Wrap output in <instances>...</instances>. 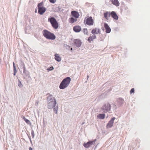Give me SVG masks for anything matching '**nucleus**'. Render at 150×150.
I'll use <instances>...</instances> for the list:
<instances>
[{"mask_svg": "<svg viewBox=\"0 0 150 150\" xmlns=\"http://www.w3.org/2000/svg\"><path fill=\"white\" fill-rule=\"evenodd\" d=\"M71 79L69 77L64 79L61 83L59 87L61 89H64L68 87L69 84Z\"/></svg>", "mask_w": 150, "mask_h": 150, "instance_id": "1", "label": "nucleus"}, {"mask_svg": "<svg viewBox=\"0 0 150 150\" xmlns=\"http://www.w3.org/2000/svg\"><path fill=\"white\" fill-rule=\"evenodd\" d=\"M42 34L44 37L47 39L54 40L56 38V36L53 33L46 30L43 31Z\"/></svg>", "mask_w": 150, "mask_h": 150, "instance_id": "2", "label": "nucleus"}, {"mask_svg": "<svg viewBox=\"0 0 150 150\" xmlns=\"http://www.w3.org/2000/svg\"><path fill=\"white\" fill-rule=\"evenodd\" d=\"M48 21L50 23L52 26L55 29L58 28L59 27L58 23L54 17H52L49 18Z\"/></svg>", "mask_w": 150, "mask_h": 150, "instance_id": "3", "label": "nucleus"}, {"mask_svg": "<svg viewBox=\"0 0 150 150\" xmlns=\"http://www.w3.org/2000/svg\"><path fill=\"white\" fill-rule=\"evenodd\" d=\"M43 3L42 2L38 4V13L40 15H42L46 11V8L43 6Z\"/></svg>", "mask_w": 150, "mask_h": 150, "instance_id": "4", "label": "nucleus"}, {"mask_svg": "<svg viewBox=\"0 0 150 150\" xmlns=\"http://www.w3.org/2000/svg\"><path fill=\"white\" fill-rule=\"evenodd\" d=\"M56 103L57 102L56 100L53 99L48 103L47 107L49 109H51L55 107Z\"/></svg>", "mask_w": 150, "mask_h": 150, "instance_id": "5", "label": "nucleus"}, {"mask_svg": "<svg viewBox=\"0 0 150 150\" xmlns=\"http://www.w3.org/2000/svg\"><path fill=\"white\" fill-rule=\"evenodd\" d=\"M102 109L104 110V112H107L110 109V105L108 103H106L102 108Z\"/></svg>", "mask_w": 150, "mask_h": 150, "instance_id": "6", "label": "nucleus"}, {"mask_svg": "<svg viewBox=\"0 0 150 150\" xmlns=\"http://www.w3.org/2000/svg\"><path fill=\"white\" fill-rule=\"evenodd\" d=\"M74 42L76 46L78 47H80L82 44V42L79 39H74Z\"/></svg>", "mask_w": 150, "mask_h": 150, "instance_id": "7", "label": "nucleus"}, {"mask_svg": "<svg viewBox=\"0 0 150 150\" xmlns=\"http://www.w3.org/2000/svg\"><path fill=\"white\" fill-rule=\"evenodd\" d=\"M115 119V117H113L111 119L107 124L106 126L107 128H111L112 126L114 120Z\"/></svg>", "mask_w": 150, "mask_h": 150, "instance_id": "8", "label": "nucleus"}, {"mask_svg": "<svg viewBox=\"0 0 150 150\" xmlns=\"http://www.w3.org/2000/svg\"><path fill=\"white\" fill-rule=\"evenodd\" d=\"M93 20L91 17L87 18L86 20V24L88 25H92L93 24Z\"/></svg>", "mask_w": 150, "mask_h": 150, "instance_id": "9", "label": "nucleus"}, {"mask_svg": "<svg viewBox=\"0 0 150 150\" xmlns=\"http://www.w3.org/2000/svg\"><path fill=\"white\" fill-rule=\"evenodd\" d=\"M95 141H92L88 142L87 143H84L83 144V146L86 148H89L91 145L94 144Z\"/></svg>", "mask_w": 150, "mask_h": 150, "instance_id": "10", "label": "nucleus"}, {"mask_svg": "<svg viewBox=\"0 0 150 150\" xmlns=\"http://www.w3.org/2000/svg\"><path fill=\"white\" fill-rule=\"evenodd\" d=\"M110 16L115 20L118 19V16L115 11H112L110 13Z\"/></svg>", "mask_w": 150, "mask_h": 150, "instance_id": "11", "label": "nucleus"}, {"mask_svg": "<svg viewBox=\"0 0 150 150\" xmlns=\"http://www.w3.org/2000/svg\"><path fill=\"white\" fill-rule=\"evenodd\" d=\"M96 37L95 35H90L88 38V41L90 43L93 42L94 40L96 39Z\"/></svg>", "mask_w": 150, "mask_h": 150, "instance_id": "12", "label": "nucleus"}, {"mask_svg": "<svg viewBox=\"0 0 150 150\" xmlns=\"http://www.w3.org/2000/svg\"><path fill=\"white\" fill-rule=\"evenodd\" d=\"M104 26L106 32L107 33H109L110 32L111 30L108 25L107 23H104Z\"/></svg>", "mask_w": 150, "mask_h": 150, "instance_id": "13", "label": "nucleus"}, {"mask_svg": "<svg viewBox=\"0 0 150 150\" xmlns=\"http://www.w3.org/2000/svg\"><path fill=\"white\" fill-rule=\"evenodd\" d=\"M100 32V29L97 28L93 29L91 31V33L93 35L99 33Z\"/></svg>", "mask_w": 150, "mask_h": 150, "instance_id": "14", "label": "nucleus"}, {"mask_svg": "<svg viewBox=\"0 0 150 150\" xmlns=\"http://www.w3.org/2000/svg\"><path fill=\"white\" fill-rule=\"evenodd\" d=\"M72 15L76 18H78L79 16V12L76 11H72L71 12Z\"/></svg>", "mask_w": 150, "mask_h": 150, "instance_id": "15", "label": "nucleus"}, {"mask_svg": "<svg viewBox=\"0 0 150 150\" xmlns=\"http://www.w3.org/2000/svg\"><path fill=\"white\" fill-rule=\"evenodd\" d=\"M110 16V12H107L104 13V17L107 21H108L109 20V18Z\"/></svg>", "mask_w": 150, "mask_h": 150, "instance_id": "16", "label": "nucleus"}, {"mask_svg": "<svg viewBox=\"0 0 150 150\" xmlns=\"http://www.w3.org/2000/svg\"><path fill=\"white\" fill-rule=\"evenodd\" d=\"M81 29V27L78 25L75 26L73 28L74 30L76 32H79Z\"/></svg>", "mask_w": 150, "mask_h": 150, "instance_id": "17", "label": "nucleus"}, {"mask_svg": "<svg viewBox=\"0 0 150 150\" xmlns=\"http://www.w3.org/2000/svg\"><path fill=\"white\" fill-rule=\"evenodd\" d=\"M55 59L58 62H60L61 60V58L59 56L58 54H55L54 55Z\"/></svg>", "mask_w": 150, "mask_h": 150, "instance_id": "18", "label": "nucleus"}, {"mask_svg": "<svg viewBox=\"0 0 150 150\" xmlns=\"http://www.w3.org/2000/svg\"><path fill=\"white\" fill-rule=\"evenodd\" d=\"M112 3L116 6H119L120 4L117 0H112Z\"/></svg>", "mask_w": 150, "mask_h": 150, "instance_id": "19", "label": "nucleus"}, {"mask_svg": "<svg viewBox=\"0 0 150 150\" xmlns=\"http://www.w3.org/2000/svg\"><path fill=\"white\" fill-rule=\"evenodd\" d=\"M97 117L100 119H103L105 118V115L103 114H100L98 115Z\"/></svg>", "mask_w": 150, "mask_h": 150, "instance_id": "20", "label": "nucleus"}, {"mask_svg": "<svg viewBox=\"0 0 150 150\" xmlns=\"http://www.w3.org/2000/svg\"><path fill=\"white\" fill-rule=\"evenodd\" d=\"M77 21L76 18L74 19L73 18H71L69 19V21L71 23H73Z\"/></svg>", "mask_w": 150, "mask_h": 150, "instance_id": "21", "label": "nucleus"}, {"mask_svg": "<svg viewBox=\"0 0 150 150\" xmlns=\"http://www.w3.org/2000/svg\"><path fill=\"white\" fill-rule=\"evenodd\" d=\"M21 66L23 67V72L24 73H25L26 71V68L25 67V65L23 63L21 64Z\"/></svg>", "mask_w": 150, "mask_h": 150, "instance_id": "22", "label": "nucleus"}, {"mask_svg": "<svg viewBox=\"0 0 150 150\" xmlns=\"http://www.w3.org/2000/svg\"><path fill=\"white\" fill-rule=\"evenodd\" d=\"M23 119L25 121V122L28 124L30 125L31 123L30 121L28 119H27L25 117H23Z\"/></svg>", "mask_w": 150, "mask_h": 150, "instance_id": "23", "label": "nucleus"}, {"mask_svg": "<svg viewBox=\"0 0 150 150\" xmlns=\"http://www.w3.org/2000/svg\"><path fill=\"white\" fill-rule=\"evenodd\" d=\"M54 111V112L56 114H57V111L58 109V107L57 106H55L53 108Z\"/></svg>", "mask_w": 150, "mask_h": 150, "instance_id": "24", "label": "nucleus"}, {"mask_svg": "<svg viewBox=\"0 0 150 150\" xmlns=\"http://www.w3.org/2000/svg\"><path fill=\"white\" fill-rule=\"evenodd\" d=\"M83 32L85 34L88 35V32L87 29H83Z\"/></svg>", "mask_w": 150, "mask_h": 150, "instance_id": "25", "label": "nucleus"}, {"mask_svg": "<svg viewBox=\"0 0 150 150\" xmlns=\"http://www.w3.org/2000/svg\"><path fill=\"white\" fill-rule=\"evenodd\" d=\"M18 86H19V87L20 88H21L23 87V84L21 83V82L19 80L18 81Z\"/></svg>", "mask_w": 150, "mask_h": 150, "instance_id": "26", "label": "nucleus"}, {"mask_svg": "<svg viewBox=\"0 0 150 150\" xmlns=\"http://www.w3.org/2000/svg\"><path fill=\"white\" fill-rule=\"evenodd\" d=\"M13 75L14 76H15L17 72V71L16 70V68H13Z\"/></svg>", "mask_w": 150, "mask_h": 150, "instance_id": "27", "label": "nucleus"}, {"mask_svg": "<svg viewBox=\"0 0 150 150\" xmlns=\"http://www.w3.org/2000/svg\"><path fill=\"white\" fill-rule=\"evenodd\" d=\"M134 88H132L130 91V94H132V93H134Z\"/></svg>", "mask_w": 150, "mask_h": 150, "instance_id": "28", "label": "nucleus"}, {"mask_svg": "<svg viewBox=\"0 0 150 150\" xmlns=\"http://www.w3.org/2000/svg\"><path fill=\"white\" fill-rule=\"evenodd\" d=\"M50 1L51 3H54L55 1H56V0H49Z\"/></svg>", "mask_w": 150, "mask_h": 150, "instance_id": "29", "label": "nucleus"}, {"mask_svg": "<svg viewBox=\"0 0 150 150\" xmlns=\"http://www.w3.org/2000/svg\"><path fill=\"white\" fill-rule=\"evenodd\" d=\"M53 67H50V70H52L53 69Z\"/></svg>", "mask_w": 150, "mask_h": 150, "instance_id": "30", "label": "nucleus"}, {"mask_svg": "<svg viewBox=\"0 0 150 150\" xmlns=\"http://www.w3.org/2000/svg\"><path fill=\"white\" fill-rule=\"evenodd\" d=\"M13 68H16V66H15V63H14V62H13Z\"/></svg>", "mask_w": 150, "mask_h": 150, "instance_id": "31", "label": "nucleus"}, {"mask_svg": "<svg viewBox=\"0 0 150 150\" xmlns=\"http://www.w3.org/2000/svg\"><path fill=\"white\" fill-rule=\"evenodd\" d=\"M29 150H33L32 148L31 147L29 148Z\"/></svg>", "mask_w": 150, "mask_h": 150, "instance_id": "32", "label": "nucleus"}, {"mask_svg": "<svg viewBox=\"0 0 150 150\" xmlns=\"http://www.w3.org/2000/svg\"><path fill=\"white\" fill-rule=\"evenodd\" d=\"M38 103H39V102L38 101L36 102L35 103H36V104H37V105H38Z\"/></svg>", "mask_w": 150, "mask_h": 150, "instance_id": "33", "label": "nucleus"}, {"mask_svg": "<svg viewBox=\"0 0 150 150\" xmlns=\"http://www.w3.org/2000/svg\"><path fill=\"white\" fill-rule=\"evenodd\" d=\"M71 50H72V48H71Z\"/></svg>", "mask_w": 150, "mask_h": 150, "instance_id": "34", "label": "nucleus"}, {"mask_svg": "<svg viewBox=\"0 0 150 150\" xmlns=\"http://www.w3.org/2000/svg\"><path fill=\"white\" fill-rule=\"evenodd\" d=\"M35 13H36V12H37V10H35Z\"/></svg>", "mask_w": 150, "mask_h": 150, "instance_id": "35", "label": "nucleus"}]
</instances>
